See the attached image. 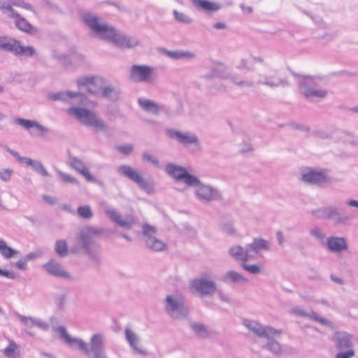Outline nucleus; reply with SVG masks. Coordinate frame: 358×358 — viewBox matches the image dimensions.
I'll return each instance as SVG.
<instances>
[{
    "label": "nucleus",
    "mask_w": 358,
    "mask_h": 358,
    "mask_svg": "<svg viewBox=\"0 0 358 358\" xmlns=\"http://www.w3.org/2000/svg\"><path fill=\"white\" fill-rule=\"evenodd\" d=\"M58 333L59 338L73 350H78L85 355L88 352L87 343L80 338H73L71 336L64 326L58 327L55 329Z\"/></svg>",
    "instance_id": "a211bd4d"
},
{
    "label": "nucleus",
    "mask_w": 358,
    "mask_h": 358,
    "mask_svg": "<svg viewBox=\"0 0 358 358\" xmlns=\"http://www.w3.org/2000/svg\"><path fill=\"white\" fill-rule=\"evenodd\" d=\"M315 136L321 139H329L331 138L329 132L324 130H318L315 132Z\"/></svg>",
    "instance_id": "0e129e2a"
},
{
    "label": "nucleus",
    "mask_w": 358,
    "mask_h": 358,
    "mask_svg": "<svg viewBox=\"0 0 358 358\" xmlns=\"http://www.w3.org/2000/svg\"><path fill=\"white\" fill-rule=\"evenodd\" d=\"M35 50L31 46H23L20 44V43L17 41L15 54L16 55L20 56H26V57H31L35 54Z\"/></svg>",
    "instance_id": "37998d69"
},
{
    "label": "nucleus",
    "mask_w": 358,
    "mask_h": 358,
    "mask_svg": "<svg viewBox=\"0 0 358 358\" xmlns=\"http://www.w3.org/2000/svg\"><path fill=\"white\" fill-rule=\"evenodd\" d=\"M229 254L234 259L241 261V263L252 259L248 245L245 247L239 245H233L229 249Z\"/></svg>",
    "instance_id": "393cba45"
},
{
    "label": "nucleus",
    "mask_w": 358,
    "mask_h": 358,
    "mask_svg": "<svg viewBox=\"0 0 358 358\" xmlns=\"http://www.w3.org/2000/svg\"><path fill=\"white\" fill-rule=\"evenodd\" d=\"M301 180L320 188H326L334 182V179L328 170L313 167H305L301 170Z\"/></svg>",
    "instance_id": "20e7f679"
},
{
    "label": "nucleus",
    "mask_w": 358,
    "mask_h": 358,
    "mask_svg": "<svg viewBox=\"0 0 358 358\" xmlns=\"http://www.w3.org/2000/svg\"><path fill=\"white\" fill-rule=\"evenodd\" d=\"M310 236L317 240L320 243L324 244L326 239V234L324 231L317 227L311 228L309 230Z\"/></svg>",
    "instance_id": "49530a36"
},
{
    "label": "nucleus",
    "mask_w": 358,
    "mask_h": 358,
    "mask_svg": "<svg viewBox=\"0 0 358 358\" xmlns=\"http://www.w3.org/2000/svg\"><path fill=\"white\" fill-rule=\"evenodd\" d=\"M2 353L6 358H20V348L14 341L9 340Z\"/></svg>",
    "instance_id": "c9c22d12"
},
{
    "label": "nucleus",
    "mask_w": 358,
    "mask_h": 358,
    "mask_svg": "<svg viewBox=\"0 0 358 358\" xmlns=\"http://www.w3.org/2000/svg\"><path fill=\"white\" fill-rule=\"evenodd\" d=\"M6 151L8 152L11 155H13L18 162L26 164V162L29 159L28 157H21L18 152L16 151L11 150L9 148H6Z\"/></svg>",
    "instance_id": "680f3d73"
},
{
    "label": "nucleus",
    "mask_w": 358,
    "mask_h": 358,
    "mask_svg": "<svg viewBox=\"0 0 358 358\" xmlns=\"http://www.w3.org/2000/svg\"><path fill=\"white\" fill-rule=\"evenodd\" d=\"M214 77L229 79L232 83L241 88H252L255 86V83L252 79L242 78L240 76L231 75L229 68L222 63H216L210 71L204 76L206 78Z\"/></svg>",
    "instance_id": "423d86ee"
},
{
    "label": "nucleus",
    "mask_w": 358,
    "mask_h": 358,
    "mask_svg": "<svg viewBox=\"0 0 358 358\" xmlns=\"http://www.w3.org/2000/svg\"><path fill=\"white\" fill-rule=\"evenodd\" d=\"M192 3L197 9L203 10L206 12H215L221 8V6L215 2L208 0H191Z\"/></svg>",
    "instance_id": "72a5a7b5"
},
{
    "label": "nucleus",
    "mask_w": 358,
    "mask_h": 358,
    "mask_svg": "<svg viewBox=\"0 0 358 358\" xmlns=\"http://www.w3.org/2000/svg\"><path fill=\"white\" fill-rule=\"evenodd\" d=\"M144 162H149L156 168H160L159 159L148 152H144L142 155Z\"/></svg>",
    "instance_id": "603ef678"
},
{
    "label": "nucleus",
    "mask_w": 358,
    "mask_h": 358,
    "mask_svg": "<svg viewBox=\"0 0 358 358\" xmlns=\"http://www.w3.org/2000/svg\"><path fill=\"white\" fill-rule=\"evenodd\" d=\"M58 174H59L61 180L65 183H71V184H73V185L78 184V182L76 178H75L74 177H73L67 173H65L62 171H59Z\"/></svg>",
    "instance_id": "864d4df0"
},
{
    "label": "nucleus",
    "mask_w": 358,
    "mask_h": 358,
    "mask_svg": "<svg viewBox=\"0 0 358 358\" xmlns=\"http://www.w3.org/2000/svg\"><path fill=\"white\" fill-rule=\"evenodd\" d=\"M88 352L85 355H92L94 358H104V346L103 336L100 334H95L92 336L90 342V346L87 345Z\"/></svg>",
    "instance_id": "aec40b11"
},
{
    "label": "nucleus",
    "mask_w": 358,
    "mask_h": 358,
    "mask_svg": "<svg viewBox=\"0 0 358 358\" xmlns=\"http://www.w3.org/2000/svg\"><path fill=\"white\" fill-rule=\"evenodd\" d=\"M104 213L110 220L116 223L120 227L127 229H131L133 224H134V220L131 217H123L115 209L106 208L104 209Z\"/></svg>",
    "instance_id": "412c9836"
},
{
    "label": "nucleus",
    "mask_w": 358,
    "mask_h": 358,
    "mask_svg": "<svg viewBox=\"0 0 358 358\" xmlns=\"http://www.w3.org/2000/svg\"><path fill=\"white\" fill-rule=\"evenodd\" d=\"M15 315L21 323L28 329L36 327L43 331H48L50 328L48 323L40 319L24 316L20 313H16Z\"/></svg>",
    "instance_id": "a878e982"
},
{
    "label": "nucleus",
    "mask_w": 358,
    "mask_h": 358,
    "mask_svg": "<svg viewBox=\"0 0 358 358\" xmlns=\"http://www.w3.org/2000/svg\"><path fill=\"white\" fill-rule=\"evenodd\" d=\"M8 2L11 5V8L13 6L22 8L28 10H33V6L24 0H10Z\"/></svg>",
    "instance_id": "8fccbe9b"
},
{
    "label": "nucleus",
    "mask_w": 358,
    "mask_h": 358,
    "mask_svg": "<svg viewBox=\"0 0 358 358\" xmlns=\"http://www.w3.org/2000/svg\"><path fill=\"white\" fill-rule=\"evenodd\" d=\"M17 253V250L11 248L6 244L5 241L0 239V254L5 259H10Z\"/></svg>",
    "instance_id": "79ce46f5"
},
{
    "label": "nucleus",
    "mask_w": 358,
    "mask_h": 358,
    "mask_svg": "<svg viewBox=\"0 0 358 358\" xmlns=\"http://www.w3.org/2000/svg\"><path fill=\"white\" fill-rule=\"evenodd\" d=\"M27 262L24 257L20 258L16 263L15 266L20 269L24 271L27 269Z\"/></svg>",
    "instance_id": "338daca9"
},
{
    "label": "nucleus",
    "mask_w": 358,
    "mask_h": 358,
    "mask_svg": "<svg viewBox=\"0 0 358 358\" xmlns=\"http://www.w3.org/2000/svg\"><path fill=\"white\" fill-rule=\"evenodd\" d=\"M52 57L62 62H64L68 59L66 55L63 53H58L55 51L52 53Z\"/></svg>",
    "instance_id": "774afa93"
},
{
    "label": "nucleus",
    "mask_w": 358,
    "mask_h": 358,
    "mask_svg": "<svg viewBox=\"0 0 358 358\" xmlns=\"http://www.w3.org/2000/svg\"><path fill=\"white\" fill-rule=\"evenodd\" d=\"M55 303L59 310H64L67 304V294L62 292L56 294L55 296Z\"/></svg>",
    "instance_id": "a18cd8bd"
},
{
    "label": "nucleus",
    "mask_w": 358,
    "mask_h": 358,
    "mask_svg": "<svg viewBox=\"0 0 358 358\" xmlns=\"http://www.w3.org/2000/svg\"><path fill=\"white\" fill-rule=\"evenodd\" d=\"M222 231L227 234H233L235 231L233 224L228 222L222 224Z\"/></svg>",
    "instance_id": "e2e57ef3"
},
{
    "label": "nucleus",
    "mask_w": 358,
    "mask_h": 358,
    "mask_svg": "<svg viewBox=\"0 0 358 358\" xmlns=\"http://www.w3.org/2000/svg\"><path fill=\"white\" fill-rule=\"evenodd\" d=\"M78 214L84 219H90L93 216L92 209L90 206H83L78 208Z\"/></svg>",
    "instance_id": "de8ad7c7"
},
{
    "label": "nucleus",
    "mask_w": 358,
    "mask_h": 358,
    "mask_svg": "<svg viewBox=\"0 0 358 358\" xmlns=\"http://www.w3.org/2000/svg\"><path fill=\"white\" fill-rule=\"evenodd\" d=\"M13 170L11 169H6L0 171V178L3 182H8L10 180Z\"/></svg>",
    "instance_id": "052dcab7"
},
{
    "label": "nucleus",
    "mask_w": 358,
    "mask_h": 358,
    "mask_svg": "<svg viewBox=\"0 0 358 358\" xmlns=\"http://www.w3.org/2000/svg\"><path fill=\"white\" fill-rule=\"evenodd\" d=\"M134 147L131 144H125L120 145L117 148V150L122 154L129 155L133 151Z\"/></svg>",
    "instance_id": "bf43d9fd"
},
{
    "label": "nucleus",
    "mask_w": 358,
    "mask_h": 358,
    "mask_svg": "<svg viewBox=\"0 0 358 358\" xmlns=\"http://www.w3.org/2000/svg\"><path fill=\"white\" fill-rule=\"evenodd\" d=\"M354 336L346 331H336L332 341L338 352L335 358H352L355 356L353 343Z\"/></svg>",
    "instance_id": "6e6552de"
},
{
    "label": "nucleus",
    "mask_w": 358,
    "mask_h": 358,
    "mask_svg": "<svg viewBox=\"0 0 358 358\" xmlns=\"http://www.w3.org/2000/svg\"><path fill=\"white\" fill-rule=\"evenodd\" d=\"M241 266L247 272L254 275L258 274L262 271L261 266L259 264H248L247 262H243L241 263Z\"/></svg>",
    "instance_id": "09e8293b"
},
{
    "label": "nucleus",
    "mask_w": 358,
    "mask_h": 358,
    "mask_svg": "<svg viewBox=\"0 0 358 358\" xmlns=\"http://www.w3.org/2000/svg\"><path fill=\"white\" fill-rule=\"evenodd\" d=\"M103 228L86 226L80 229L76 235V240L87 257L95 263L101 260V246L95 241V237L103 234Z\"/></svg>",
    "instance_id": "f03ea898"
},
{
    "label": "nucleus",
    "mask_w": 358,
    "mask_h": 358,
    "mask_svg": "<svg viewBox=\"0 0 358 358\" xmlns=\"http://www.w3.org/2000/svg\"><path fill=\"white\" fill-rule=\"evenodd\" d=\"M221 281L226 284L243 285L248 282V279L240 273L230 270L221 278Z\"/></svg>",
    "instance_id": "7c9ffc66"
},
{
    "label": "nucleus",
    "mask_w": 358,
    "mask_h": 358,
    "mask_svg": "<svg viewBox=\"0 0 358 358\" xmlns=\"http://www.w3.org/2000/svg\"><path fill=\"white\" fill-rule=\"evenodd\" d=\"M67 113L82 124L94 127L96 130L105 131L108 129L105 122L99 118L97 114L93 110L85 108L73 106L67 110Z\"/></svg>",
    "instance_id": "39448f33"
},
{
    "label": "nucleus",
    "mask_w": 358,
    "mask_h": 358,
    "mask_svg": "<svg viewBox=\"0 0 358 358\" xmlns=\"http://www.w3.org/2000/svg\"><path fill=\"white\" fill-rule=\"evenodd\" d=\"M129 79L136 83H154L157 80L155 69L148 65L134 64L130 69Z\"/></svg>",
    "instance_id": "9b49d317"
},
{
    "label": "nucleus",
    "mask_w": 358,
    "mask_h": 358,
    "mask_svg": "<svg viewBox=\"0 0 358 358\" xmlns=\"http://www.w3.org/2000/svg\"><path fill=\"white\" fill-rule=\"evenodd\" d=\"M104 83H105V79L103 78V81L100 85H96L95 84L90 85L87 88V90L89 93L99 96H100L101 90L103 85H104Z\"/></svg>",
    "instance_id": "4d7b16f0"
},
{
    "label": "nucleus",
    "mask_w": 358,
    "mask_h": 358,
    "mask_svg": "<svg viewBox=\"0 0 358 358\" xmlns=\"http://www.w3.org/2000/svg\"><path fill=\"white\" fill-rule=\"evenodd\" d=\"M35 120H27L21 117H17L14 120V122L19 125L22 127L27 130L30 129L31 128H33L34 122Z\"/></svg>",
    "instance_id": "3c124183"
},
{
    "label": "nucleus",
    "mask_w": 358,
    "mask_h": 358,
    "mask_svg": "<svg viewBox=\"0 0 358 358\" xmlns=\"http://www.w3.org/2000/svg\"><path fill=\"white\" fill-rule=\"evenodd\" d=\"M173 16L176 21L185 24H191L193 22V19L184 12L178 11V10H173Z\"/></svg>",
    "instance_id": "c03bdc74"
},
{
    "label": "nucleus",
    "mask_w": 358,
    "mask_h": 358,
    "mask_svg": "<svg viewBox=\"0 0 358 358\" xmlns=\"http://www.w3.org/2000/svg\"><path fill=\"white\" fill-rule=\"evenodd\" d=\"M43 268L50 275L59 278L71 279V274L55 259H51L44 265Z\"/></svg>",
    "instance_id": "4be33fe9"
},
{
    "label": "nucleus",
    "mask_w": 358,
    "mask_h": 358,
    "mask_svg": "<svg viewBox=\"0 0 358 358\" xmlns=\"http://www.w3.org/2000/svg\"><path fill=\"white\" fill-rule=\"evenodd\" d=\"M196 180L188 187L194 188V194L199 201L207 203L222 198L220 192L216 187L203 183L197 177Z\"/></svg>",
    "instance_id": "9d476101"
},
{
    "label": "nucleus",
    "mask_w": 358,
    "mask_h": 358,
    "mask_svg": "<svg viewBox=\"0 0 358 358\" xmlns=\"http://www.w3.org/2000/svg\"><path fill=\"white\" fill-rule=\"evenodd\" d=\"M125 338L131 348L134 351L138 354L147 355L148 352L146 350L138 347L139 337L131 329L126 328L124 330Z\"/></svg>",
    "instance_id": "c756f323"
},
{
    "label": "nucleus",
    "mask_w": 358,
    "mask_h": 358,
    "mask_svg": "<svg viewBox=\"0 0 358 358\" xmlns=\"http://www.w3.org/2000/svg\"><path fill=\"white\" fill-rule=\"evenodd\" d=\"M26 164L27 166H31L33 170L38 174L45 177L49 176V173L40 161L34 160L31 158H29L26 162Z\"/></svg>",
    "instance_id": "ea45409f"
},
{
    "label": "nucleus",
    "mask_w": 358,
    "mask_h": 358,
    "mask_svg": "<svg viewBox=\"0 0 358 358\" xmlns=\"http://www.w3.org/2000/svg\"><path fill=\"white\" fill-rule=\"evenodd\" d=\"M247 245L252 255V259H255L260 250L267 251L270 250L269 242L263 238H255L252 243Z\"/></svg>",
    "instance_id": "2f4dec72"
},
{
    "label": "nucleus",
    "mask_w": 358,
    "mask_h": 358,
    "mask_svg": "<svg viewBox=\"0 0 358 358\" xmlns=\"http://www.w3.org/2000/svg\"><path fill=\"white\" fill-rule=\"evenodd\" d=\"M326 245L331 252H341L348 249L347 241L344 237L330 236L327 238Z\"/></svg>",
    "instance_id": "bb28decb"
},
{
    "label": "nucleus",
    "mask_w": 358,
    "mask_h": 358,
    "mask_svg": "<svg viewBox=\"0 0 358 358\" xmlns=\"http://www.w3.org/2000/svg\"><path fill=\"white\" fill-rule=\"evenodd\" d=\"M298 83L300 90L303 96L308 99L313 100L314 98L324 99L328 92L326 90L317 88L318 85L317 79L310 76H297Z\"/></svg>",
    "instance_id": "1a4fd4ad"
},
{
    "label": "nucleus",
    "mask_w": 358,
    "mask_h": 358,
    "mask_svg": "<svg viewBox=\"0 0 358 358\" xmlns=\"http://www.w3.org/2000/svg\"><path fill=\"white\" fill-rule=\"evenodd\" d=\"M117 172L136 183L141 189L147 193H150L152 191L153 186L143 179L139 171L132 167L128 165H121L117 167Z\"/></svg>",
    "instance_id": "4468645a"
},
{
    "label": "nucleus",
    "mask_w": 358,
    "mask_h": 358,
    "mask_svg": "<svg viewBox=\"0 0 358 358\" xmlns=\"http://www.w3.org/2000/svg\"><path fill=\"white\" fill-rule=\"evenodd\" d=\"M55 252L61 257H65L69 255L67 242L64 239L57 240L55 243Z\"/></svg>",
    "instance_id": "a19ab883"
},
{
    "label": "nucleus",
    "mask_w": 358,
    "mask_h": 358,
    "mask_svg": "<svg viewBox=\"0 0 358 358\" xmlns=\"http://www.w3.org/2000/svg\"><path fill=\"white\" fill-rule=\"evenodd\" d=\"M190 328L198 337L203 339L208 338L212 335V332L202 323L193 322L190 324Z\"/></svg>",
    "instance_id": "e433bc0d"
},
{
    "label": "nucleus",
    "mask_w": 358,
    "mask_h": 358,
    "mask_svg": "<svg viewBox=\"0 0 358 358\" xmlns=\"http://www.w3.org/2000/svg\"><path fill=\"white\" fill-rule=\"evenodd\" d=\"M85 24L101 39L111 42L120 48H132L139 43L135 37L128 36L106 22L96 15L87 13L82 16Z\"/></svg>",
    "instance_id": "f257e3e1"
},
{
    "label": "nucleus",
    "mask_w": 358,
    "mask_h": 358,
    "mask_svg": "<svg viewBox=\"0 0 358 358\" xmlns=\"http://www.w3.org/2000/svg\"><path fill=\"white\" fill-rule=\"evenodd\" d=\"M164 306L167 315L174 320L185 318L189 313L184 297L178 294L167 295L164 300Z\"/></svg>",
    "instance_id": "0eeeda50"
},
{
    "label": "nucleus",
    "mask_w": 358,
    "mask_h": 358,
    "mask_svg": "<svg viewBox=\"0 0 358 358\" xmlns=\"http://www.w3.org/2000/svg\"><path fill=\"white\" fill-rule=\"evenodd\" d=\"M17 41L14 38L7 37V36H1L0 37V50L15 52L16 45Z\"/></svg>",
    "instance_id": "58836bf2"
},
{
    "label": "nucleus",
    "mask_w": 358,
    "mask_h": 358,
    "mask_svg": "<svg viewBox=\"0 0 358 358\" xmlns=\"http://www.w3.org/2000/svg\"><path fill=\"white\" fill-rule=\"evenodd\" d=\"M160 113H164L169 117L173 115L170 108L164 104H160L159 106V115Z\"/></svg>",
    "instance_id": "69168bd1"
},
{
    "label": "nucleus",
    "mask_w": 358,
    "mask_h": 358,
    "mask_svg": "<svg viewBox=\"0 0 358 358\" xmlns=\"http://www.w3.org/2000/svg\"><path fill=\"white\" fill-rule=\"evenodd\" d=\"M76 93L82 95L83 96V99H82V100H80V99L71 97L69 98V101H67V103L71 105L86 106L87 104V99L86 96L80 92Z\"/></svg>",
    "instance_id": "6e6d98bb"
},
{
    "label": "nucleus",
    "mask_w": 358,
    "mask_h": 358,
    "mask_svg": "<svg viewBox=\"0 0 358 358\" xmlns=\"http://www.w3.org/2000/svg\"><path fill=\"white\" fill-rule=\"evenodd\" d=\"M245 327L252 331L255 335L260 338H266L268 341L265 348L271 353L276 356H281L284 354H289L287 347L283 348L274 338H278L282 334L280 329H275L270 326H263L256 321L245 320L243 322Z\"/></svg>",
    "instance_id": "7ed1b4c3"
},
{
    "label": "nucleus",
    "mask_w": 358,
    "mask_h": 358,
    "mask_svg": "<svg viewBox=\"0 0 358 358\" xmlns=\"http://www.w3.org/2000/svg\"><path fill=\"white\" fill-rule=\"evenodd\" d=\"M138 103L141 108L146 113L155 116L159 115V106L160 104L143 97L138 99Z\"/></svg>",
    "instance_id": "473e14b6"
},
{
    "label": "nucleus",
    "mask_w": 358,
    "mask_h": 358,
    "mask_svg": "<svg viewBox=\"0 0 358 358\" xmlns=\"http://www.w3.org/2000/svg\"><path fill=\"white\" fill-rule=\"evenodd\" d=\"M33 128L38 132V136L41 137H44L45 134L50 131V129L48 127H44L36 120L34 122Z\"/></svg>",
    "instance_id": "5fc2aeb1"
},
{
    "label": "nucleus",
    "mask_w": 358,
    "mask_h": 358,
    "mask_svg": "<svg viewBox=\"0 0 358 358\" xmlns=\"http://www.w3.org/2000/svg\"><path fill=\"white\" fill-rule=\"evenodd\" d=\"M103 81V78L99 76H85L77 80V85L79 87H86L87 88L92 84L100 85Z\"/></svg>",
    "instance_id": "4c0bfd02"
},
{
    "label": "nucleus",
    "mask_w": 358,
    "mask_h": 358,
    "mask_svg": "<svg viewBox=\"0 0 358 358\" xmlns=\"http://www.w3.org/2000/svg\"><path fill=\"white\" fill-rule=\"evenodd\" d=\"M50 99L54 101H63L65 102L69 101V98H77L80 100L83 99V96L79 94L74 93L71 91H63L57 93H51L48 95Z\"/></svg>",
    "instance_id": "f704fd0d"
},
{
    "label": "nucleus",
    "mask_w": 358,
    "mask_h": 358,
    "mask_svg": "<svg viewBox=\"0 0 358 358\" xmlns=\"http://www.w3.org/2000/svg\"><path fill=\"white\" fill-rule=\"evenodd\" d=\"M68 164L73 169L82 175L89 182H96V178L93 176L85 163L79 158L73 156L69 157Z\"/></svg>",
    "instance_id": "b1692460"
},
{
    "label": "nucleus",
    "mask_w": 358,
    "mask_h": 358,
    "mask_svg": "<svg viewBox=\"0 0 358 358\" xmlns=\"http://www.w3.org/2000/svg\"><path fill=\"white\" fill-rule=\"evenodd\" d=\"M166 173L177 181H182L187 186L193 185L196 180V176L190 174L187 169L181 166L169 163L166 166Z\"/></svg>",
    "instance_id": "2eb2a0df"
},
{
    "label": "nucleus",
    "mask_w": 358,
    "mask_h": 358,
    "mask_svg": "<svg viewBox=\"0 0 358 358\" xmlns=\"http://www.w3.org/2000/svg\"><path fill=\"white\" fill-rule=\"evenodd\" d=\"M120 94L121 90L119 87L112 84H108L105 80V83L103 85L101 90V96L107 99L110 101H116L118 100Z\"/></svg>",
    "instance_id": "c85d7f7f"
},
{
    "label": "nucleus",
    "mask_w": 358,
    "mask_h": 358,
    "mask_svg": "<svg viewBox=\"0 0 358 358\" xmlns=\"http://www.w3.org/2000/svg\"><path fill=\"white\" fill-rule=\"evenodd\" d=\"M13 14L7 13L6 15L9 18L15 19V24L17 28L26 33H34L36 31L35 28L28 22L26 19L22 17L13 8Z\"/></svg>",
    "instance_id": "cd10ccee"
},
{
    "label": "nucleus",
    "mask_w": 358,
    "mask_h": 358,
    "mask_svg": "<svg viewBox=\"0 0 358 358\" xmlns=\"http://www.w3.org/2000/svg\"><path fill=\"white\" fill-rule=\"evenodd\" d=\"M257 84L264 85L272 89L278 87H287L289 86V83L286 78H281L277 72H271L264 74L259 73L257 79Z\"/></svg>",
    "instance_id": "f3484780"
},
{
    "label": "nucleus",
    "mask_w": 358,
    "mask_h": 358,
    "mask_svg": "<svg viewBox=\"0 0 358 358\" xmlns=\"http://www.w3.org/2000/svg\"><path fill=\"white\" fill-rule=\"evenodd\" d=\"M0 10L4 15L7 13L13 15L14 13L13 8H11V5L6 0H0Z\"/></svg>",
    "instance_id": "13d9d810"
},
{
    "label": "nucleus",
    "mask_w": 358,
    "mask_h": 358,
    "mask_svg": "<svg viewBox=\"0 0 358 358\" xmlns=\"http://www.w3.org/2000/svg\"><path fill=\"white\" fill-rule=\"evenodd\" d=\"M311 215L317 219L331 220L335 224H345L352 219L350 216L342 215L334 206H328L313 209Z\"/></svg>",
    "instance_id": "f8f14e48"
},
{
    "label": "nucleus",
    "mask_w": 358,
    "mask_h": 358,
    "mask_svg": "<svg viewBox=\"0 0 358 358\" xmlns=\"http://www.w3.org/2000/svg\"><path fill=\"white\" fill-rule=\"evenodd\" d=\"M144 241L147 247L155 252H160L166 248V244L155 237L157 230L155 227L148 224L142 226Z\"/></svg>",
    "instance_id": "dca6fc26"
},
{
    "label": "nucleus",
    "mask_w": 358,
    "mask_h": 358,
    "mask_svg": "<svg viewBox=\"0 0 358 358\" xmlns=\"http://www.w3.org/2000/svg\"><path fill=\"white\" fill-rule=\"evenodd\" d=\"M166 134L169 138L176 141L185 146L189 145L198 146L199 145L198 136L193 133L183 132L175 129H168L166 131Z\"/></svg>",
    "instance_id": "6ab92c4d"
},
{
    "label": "nucleus",
    "mask_w": 358,
    "mask_h": 358,
    "mask_svg": "<svg viewBox=\"0 0 358 358\" xmlns=\"http://www.w3.org/2000/svg\"><path fill=\"white\" fill-rule=\"evenodd\" d=\"M191 287L201 296H212L217 290V284L207 272L191 281Z\"/></svg>",
    "instance_id": "ddd939ff"
},
{
    "label": "nucleus",
    "mask_w": 358,
    "mask_h": 358,
    "mask_svg": "<svg viewBox=\"0 0 358 358\" xmlns=\"http://www.w3.org/2000/svg\"><path fill=\"white\" fill-rule=\"evenodd\" d=\"M292 312L295 315L303 317H308L311 320L318 322L320 324L322 325L327 326L328 327H333V323L331 321L320 316L312 310H306L301 307L296 306L293 308Z\"/></svg>",
    "instance_id": "5701e85b"
}]
</instances>
